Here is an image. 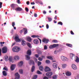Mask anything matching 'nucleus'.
I'll list each match as a JSON object with an SVG mask.
<instances>
[{"label":"nucleus","mask_w":79,"mask_h":79,"mask_svg":"<svg viewBox=\"0 0 79 79\" xmlns=\"http://www.w3.org/2000/svg\"><path fill=\"white\" fill-rule=\"evenodd\" d=\"M39 69H40V70L41 71H43L44 69V67H43L42 66H41V65L40 66Z\"/></svg>","instance_id":"obj_25"},{"label":"nucleus","mask_w":79,"mask_h":79,"mask_svg":"<svg viewBox=\"0 0 79 79\" xmlns=\"http://www.w3.org/2000/svg\"><path fill=\"white\" fill-rule=\"evenodd\" d=\"M52 42L53 43H57V42H58V41L56 40H54L52 41Z\"/></svg>","instance_id":"obj_44"},{"label":"nucleus","mask_w":79,"mask_h":79,"mask_svg":"<svg viewBox=\"0 0 79 79\" xmlns=\"http://www.w3.org/2000/svg\"><path fill=\"white\" fill-rule=\"evenodd\" d=\"M23 65V61H20L18 63V66L19 67H21Z\"/></svg>","instance_id":"obj_7"},{"label":"nucleus","mask_w":79,"mask_h":79,"mask_svg":"<svg viewBox=\"0 0 79 79\" xmlns=\"http://www.w3.org/2000/svg\"><path fill=\"white\" fill-rule=\"evenodd\" d=\"M43 13L44 14V15H45V14H46L47 13L45 11V10L43 11Z\"/></svg>","instance_id":"obj_58"},{"label":"nucleus","mask_w":79,"mask_h":79,"mask_svg":"<svg viewBox=\"0 0 79 79\" xmlns=\"http://www.w3.org/2000/svg\"><path fill=\"white\" fill-rule=\"evenodd\" d=\"M27 40L29 42H31V38L29 37H27Z\"/></svg>","instance_id":"obj_30"},{"label":"nucleus","mask_w":79,"mask_h":79,"mask_svg":"<svg viewBox=\"0 0 79 79\" xmlns=\"http://www.w3.org/2000/svg\"><path fill=\"white\" fill-rule=\"evenodd\" d=\"M53 74V73H52V72H49L48 73H46V75L47 76H52V75Z\"/></svg>","instance_id":"obj_14"},{"label":"nucleus","mask_w":79,"mask_h":79,"mask_svg":"<svg viewBox=\"0 0 79 79\" xmlns=\"http://www.w3.org/2000/svg\"><path fill=\"white\" fill-rule=\"evenodd\" d=\"M66 75L67 76H71V73L69 72H67L65 73Z\"/></svg>","instance_id":"obj_16"},{"label":"nucleus","mask_w":79,"mask_h":79,"mask_svg":"<svg viewBox=\"0 0 79 79\" xmlns=\"http://www.w3.org/2000/svg\"><path fill=\"white\" fill-rule=\"evenodd\" d=\"M31 37L32 38H37L39 37V36L36 35H32L31 36Z\"/></svg>","instance_id":"obj_29"},{"label":"nucleus","mask_w":79,"mask_h":79,"mask_svg":"<svg viewBox=\"0 0 79 79\" xmlns=\"http://www.w3.org/2000/svg\"><path fill=\"white\" fill-rule=\"evenodd\" d=\"M60 59L62 61H64V62L68 61L69 60L68 58L63 56H60Z\"/></svg>","instance_id":"obj_2"},{"label":"nucleus","mask_w":79,"mask_h":79,"mask_svg":"<svg viewBox=\"0 0 79 79\" xmlns=\"http://www.w3.org/2000/svg\"><path fill=\"white\" fill-rule=\"evenodd\" d=\"M44 50H47V47L46 45H45L44 47Z\"/></svg>","instance_id":"obj_48"},{"label":"nucleus","mask_w":79,"mask_h":79,"mask_svg":"<svg viewBox=\"0 0 79 79\" xmlns=\"http://www.w3.org/2000/svg\"><path fill=\"white\" fill-rule=\"evenodd\" d=\"M34 16L35 17H37V14L35 13L34 14Z\"/></svg>","instance_id":"obj_57"},{"label":"nucleus","mask_w":79,"mask_h":79,"mask_svg":"<svg viewBox=\"0 0 79 79\" xmlns=\"http://www.w3.org/2000/svg\"><path fill=\"white\" fill-rule=\"evenodd\" d=\"M37 73L38 74H42V73L39 70L37 71Z\"/></svg>","instance_id":"obj_40"},{"label":"nucleus","mask_w":79,"mask_h":79,"mask_svg":"<svg viewBox=\"0 0 79 79\" xmlns=\"http://www.w3.org/2000/svg\"><path fill=\"white\" fill-rule=\"evenodd\" d=\"M2 73L3 76H7V73H6V72L5 71H3L2 72Z\"/></svg>","instance_id":"obj_24"},{"label":"nucleus","mask_w":79,"mask_h":79,"mask_svg":"<svg viewBox=\"0 0 79 79\" xmlns=\"http://www.w3.org/2000/svg\"><path fill=\"white\" fill-rule=\"evenodd\" d=\"M20 50V48L18 47H15L12 49V51L14 52H19Z\"/></svg>","instance_id":"obj_3"},{"label":"nucleus","mask_w":79,"mask_h":79,"mask_svg":"<svg viewBox=\"0 0 79 79\" xmlns=\"http://www.w3.org/2000/svg\"><path fill=\"white\" fill-rule=\"evenodd\" d=\"M14 39H15V41H16V42H19L21 41H22V45H23V46L26 45V42L23 39H19L18 36H15Z\"/></svg>","instance_id":"obj_1"},{"label":"nucleus","mask_w":79,"mask_h":79,"mask_svg":"<svg viewBox=\"0 0 79 79\" xmlns=\"http://www.w3.org/2000/svg\"><path fill=\"white\" fill-rule=\"evenodd\" d=\"M46 63L48 64L50 63V62L49 60H46Z\"/></svg>","instance_id":"obj_43"},{"label":"nucleus","mask_w":79,"mask_h":79,"mask_svg":"<svg viewBox=\"0 0 79 79\" xmlns=\"http://www.w3.org/2000/svg\"><path fill=\"white\" fill-rule=\"evenodd\" d=\"M29 63L30 65H31V64H32V65H34L35 64L34 62V61L32 60H30L29 62Z\"/></svg>","instance_id":"obj_13"},{"label":"nucleus","mask_w":79,"mask_h":79,"mask_svg":"<svg viewBox=\"0 0 79 79\" xmlns=\"http://www.w3.org/2000/svg\"><path fill=\"white\" fill-rule=\"evenodd\" d=\"M15 10H16V11H22L23 10V9L22 8H21V7H18L16 8Z\"/></svg>","instance_id":"obj_11"},{"label":"nucleus","mask_w":79,"mask_h":79,"mask_svg":"<svg viewBox=\"0 0 79 79\" xmlns=\"http://www.w3.org/2000/svg\"><path fill=\"white\" fill-rule=\"evenodd\" d=\"M76 79H79V74L78 75L77 77L76 78Z\"/></svg>","instance_id":"obj_55"},{"label":"nucleus","mask_w":79,"mask_h":79,"mask_svg":"<svg viewBox=\"0 0 79 79\" xmlns=\"http://www.w3.org/2000/svg\"><path fill=\"white\" fill-rule=\"evenodd\" d=\"M27 5H29V1H27Z\"/></svg>","instance_id":"obj_63"},{"label":"nucleus","mask_w":79,"mask_h":79,"mask_svg":"<svg viewBox=\"0 0 79 79\" xmlns=\"http://www.w3.org/2000/svg\"><path fill=\"white\" fill-rule=\"evenodd\" d=\"M41 64H42V63L41 62L38 61V66L40 65Z\"/></svg>","instance_id":"obj_45"},{"label":"nucleus","mask_w":79,"mask_h":79,"mask_svg":"<svg viewBox=\"0 0 79 79\" xmlns=\"http://www.w3.org/2000/svg\"><path fill=\"white\" fill-rule=\"evenodd\" d=\"M16 5L14 4H12L10 5V6L12 9H14L15 8V7L16 6Z\"/></svg>","instance_id":"obj_20"},{"label":"nucleus","mask_w":79,"mask_h":79,"mask_svg":"<svg viewBox=\"0 0 79 79\" xmlns=\"http://www.w3.org/2000/svg\"><path fill=\"white\" fill-rule=\"evenodd\" d=\"M58 66V65H57V64L54 63L52 64V66L54 68H55V69H56V68H57V66Z\"/></svg>","instance_id":"obj_15"},{"label":"nucleus","mask_w":79,"mask_h":79,"mask_svg":"<svg viewBox=\"0 0 79 79\" xmlns=\"http://www.w3.org/2000/svg\"><path fill=\"white\" fill-rule=\"evenodd\" d=\"M72 68L73 70H77V66L74 64H72Z\"/></svg>","instance_id":"obj_6"},{"label":"nucleus","mask_w":79,"mask_h":79,"mask_svg":"<svg viewBox=\"0 0 79 79\" xmlns=\"http://www.w3.org/2000/svg\"><path fill=\"white\" fill-rule=\"evenodd\" d=\"M66 45L68 47H72V44H67Z\"/></svg>","instance_id":"obj_36"},{"label":"nucleus","mask_w":79,"mask_h":79,"mask_svg":"<svg viewBox=\"0 0 79 79\" xmlns=\"http://www.w3.org/2000/svg\"><path fill=\"white\" fill-rule=\"evenodd\" d=\"M19 56H14V60H19Z\"/></svg>","instance_id":"obj_18"},{"label":"nucleus","mask_w":79,"mask_h":79,"mask_svg":"<svg viewBox=\"0 0 79 79\" xmlns=\"http://www.w3.org/2000/svg\"><path fill=\"white\" fill-rule=\"evenodd\" d=\"M47 58L48 59H49V60H53V58H52V56H47Z\"/></svg>","instance_id":"obj_27"},{"label":"nucleus","mask_w":79,"mask_h":79,"mask_svg":"<svg viewBox=\"0 0 79 79\" xmlns=\"http://www.w3.org/2000/svg\"><path fill=\"white\" fill-rule=\"evenodd\" d=\"M15 67H16V65L15 64H12L10 67V69L12 71H13L15 69Z\"/></svg>","instance_id":"obj_8"},{"label":"nucleus","mask_w":79,"mask_h":79,"mask_svg":"<svg viewBox=\"0 0 79 79\" xmlns=\"http://www.w3.org/2000/svg\"><path fill=\"white\" fill-rule=\"evenodd\" d=\"M19 71L20 74H23V70L22 69H19Z\"/></svg>","instance_id":"obj_34"},{"label":"nucleus","mask_w":79,"mask_h":79,"mask_svg":"<svg viewBox=\"0 0 79 79\" xmlns=\"http://www.w3.org/2000/svg\"><path fill=\"white\" fill-rule=\"evenodd\" d=\"M27 55L30 56L31 55V51L30 50H28L27 53Z\"/></svg>","instance_id":"obj_19"},{"label":"nucleus","mask_w":79,"mask_h":79,"mask_svg":"<svg viewBox=\"0 0 79 79\" xmlns=\"http://www.w3.org/2000/svg\"><path fill=\"white\" fill-rule=\"evenodd\" d=\"M25 57L26 60H30V56H29L26 55L25 56Z\"/></svg>","instance_id":"obj_22"},{"label":"nucleus","mask_w":79,"mask_h":79,"mask_svg":"<svg viewBox=\"0 0 79 79\" xmlns=\"http://www.w3.org/2000/svg\"><path fill=\"white\" fill-rule=\"evenodd\" d=\"M19 2H20V0H18L17 3H20Z\"/></svg>","instance_id":"obj_62"},{"label":"nucleus","mask_w":79,"mask_h":79,"mask_svg":"<svg viewBox=\"0 0 79 79\" xmlns=\"http://www.w3.org/2000/svg\"><path fill=\"white\" fill-rule=\"evenodd\" d=\"M37 78V75H35L33 76V77L32 78V79H36Z\"/></svg>","instance_id":"obj_35"},{"label":"nucleus","mask_w":79,"mask_h":79,"mask_svg":"<svg viewBox=\"0 0 79 79\" xmlns=\"http://www.w3.org/2000/svg\"><path fill=\"white\" fill-rule=\"evenodd\" d=\"M44 70L46 72H48V71H50V68L48 67H45Z\"/></svg>","instance_id":"obj_12"},{"label":"nucleus","mask_w":79,"mask_h":79,"mask_svg":"<svg viewBox=\"0 0 79 79\" xmlns=\"http://www.w3.org/2000/svg\"><path fill=\"white\" fill-rule=\"evenodd\" d=\"M15 79H19L20 78V76L18 73H16L15 74Z\"/></svg>","instance_id":"obj_9"},{"label":"nucleus","mask_w":79,"mask_h":79,"mask_svg":"<svg viewBox=\"0 0 79 79\" xmlns=\"http://www.w3.org/2000/svg\"><path fill=\"white\" fill-rule=\"evenodd\" d=\"M75 61L76 63H79V57L77 56H76V60H75Z\"/></svg>","instance_id":"obj_26"},{"label":"nucleus","mask_w":79,"mask_h":79,"mask_svg":"<svg viewBox=\"0 0 79 79\" xmlns=\"http://www.w3.org/2000/svg\"><path fill=\"white\" fill-rule=\"evenodd\" d=\"M59 44H54L53 45H51L49 46V48L50 49H52L53 48H55L56 47H58Z\"/></svg>","instance_id":"obj_4"},{"label":"nucleus","mask_w":79,"mask_h":79,"mask_svg":"<svg viewBox=\"0 0 79 79\" xmlns=\"http://www.w3.org/2000/svg\"><path fill=\"white\" fill-rule=\"evenodd\" d=\"M33 42L35 44H39V41L37 40H34Z\"/></svg>","instance_id":"obj_23"},{"label":"nucleus","mask_w":79,"mask_h":79,"mask_svg":"<svg viewBox=\"0 0 79 79\" xmlns=\"http://www.w3.org/2000/svg\"><path fill=\"white\" fill-rule=\"evenodd\" d=\"M25 10L27 12L29 11V9H28V8L27 7L25 8Z\"/></svg>","instance_id":"obj_51"},{"label":"nucleus","mask_w":79,"mask_h":79,"mask_svg":"<svg viewBox=\"0 0 79 79\" xmlns=\"http://www.w3.org/2000/svg\"><path fill=\"white\" fill-rule=\"evenodd\" d=\"M27 45L30 48H31V45L30 44V43H27Z\"/></svg>","instance_id":"obj_37"},{"label":"nucleus","mask_w":79,"mask_h":79,"mask_svg":"<svg viewBox=\"0 0 79 79\" xmlns=\"http://www.w3.org/2000/svg\"><path fill=\"white\" fill-rule=\"evenodd\" d=\"M42 41L43 42H44L45 44H47V43L48 42V41H49V40L47 39L44 38L43 39Z\"/></svg>","instance_id":"obj_10"},{"label":"nucleus","mask_w":79,"mask_h":79,"mask_svg":"<svg viewBox=\"0 0 79 79\" xmlns=\"http://www.w3.org/2000/svg\"><path fill=\"white\" fill-rule=\"evenodd\" d=\"M35 56L36 58H38V57L39 56V55L38 54H36L35 55Z\"/></svg>","instance_id":"obj_52"},{"label":"nucleus","mask_w":79,"mask_h":79,"mask_svg":"<svg viewBox=\"0 0 79 79\" xmlns=\"http://www.w3.org/2000/svg\"><path fill=\"white\" fill-rule=\"evenodd\" d=\"M58 51L57 50H56L54 51V54H55V55H56L57 53H58Z\"/></svg>","instance_id":"obj_38"},{"label":"nucleus","mask_w":79,"mask_h":79,"mask_svg":"<svg viewBox=\"0 0 79 79\" xmlns=\"http://www.w3.org/2000/svg\"><path fill=\"white\" fill-rule=\"evenodd\" d=\"M34 2H31V5H35V3H34Z\"/></svg>","instance_id":"obj_64"},{"label":"nucleus","mask_w":79,"mask_h":79,"mask_svg":"<svg viewBox=\"0 0 79 79\" xmlns=\"http://www.w3.org/2000/svg\"><path fill=\"white\" fill-rule=\"evenodd\" d=\"M34 70H35V67L34 66H33L31 68V72L34 71Z\"/></svg>","instance_id":"obj_31"},{"label":"nucleus","mask_w":79,"mask_h":79,"mask_svg":"<svg viewBox=\"0 0 79 79\" xmlns=\"http://www.w3.org/2000/svg\"><path fill=\"white\" fill-rule=\"evenodd\" d=\"M23 30H21L20 31V34H22V33H23Z\"/></svg>","instance_id":"obj_60"},{"label":"nucleus","mask_w":79,"mask_h":79,"mask_svg":"<svg viewBox=\"0 0 79 79\" xmlns=\"http://www.w3.org/2000/svg\"><path fill=\"white\" fill-rule=\"evenodd\" d=\"M39 3L40 4V5H43V3L42 2H39Z\"/></svg>","instance_id":"obj_61"},{"label":"nucleus","mask_w":79,"mask_h":79,"mask_svg":"<svg viewBox=\"0 0 79 79\" xmlns=\"http://www.w3.org/2000/svg\"><path fill=\"white\" fill-rule=\"evenodd\" d=\"M7 47H4L2 48V53H6L7 52Z\"/></svg>","instance_id":"obj_5"},{"label":"nucleus","mask_w":79,"mask_h":79,"mask_svg":"<svg viewBox=\"0 0 79 79\" xmlns=\"http://www.w3.org/2000/svg\"><path fill=\"white\" fill-rule=\"evenodd\" d=\"M23 30L24 31V34H26L27 33V30L26 28H24Z\"/></svg>","instance_id":"obj_28"},{"label":"nucleus","mask_w":79,"mask_h":79,"mask_svg":"<svg viewBox=\"0 0 79 79\" xmlns=\"http://www.w3.org/2000/svg\"><path fill=\"white\" fill-rule=\"evenodd\" d=\"M5 60L6 61H8L9 60V57L8 56H5Z\"/></svg>","instance_id":"obj_32"},{"label":"nucleus","mask_w":79,"mask_h":79,"mask_svg":"<svg viewBox=\"0 0 79 79\" xmlns=\"http://www.w3.org/2000/svg\"><path fill=\"white\" fill-rule=\"evenodd\" d=\"M2 55V51L1 49H0V56Z\"/></svg>","instance_id":"obj_59"},{"label":"nucleus","mask_w":79,"mask_h":79,"mask_svg":"<svg viewBox=\"0 0 79 79\" xmlns=\"http://www.w3.org/2000/svg\"><path fill=\"white\" fill-rule=\"evenodd\" d=\"M62 68H66V67H67L68 65H67V64H62Z\"/></svg>","instance_id":"obj_17"},{"label":"nucleus","mask_w":79,"mask_h":79,"mask_svg":"<svg viewBox=\"0 0 79 79\" xmlns=\"http://www.w3.org/2000/svg\"><path fill=\"white\" fill-rule=\"evenodd\" d=\"M2 4H3V3L0 2V8L2 7Z\"/></svg>","instance_id":"obj_46"},{"label":"nucleus","mask_w":79,"mask_h":79,"mask_svg":"<svg viewBox=\"0 0 79 79\" xmlns=\"http://www.w3.org/2000/svg\"><path fill=\"white\" fill-rule=\"evenodd\" d=\"M58 24H60V25L62 26L63 25V23H62V22H60L58 23Z\"/></svg>","instance_id":"obj_47"},{"label":"nucleus","mask_w":79,"mask_h":79,"mask_svg":"<svg viewBox=\"0 0 79 79\" xmlns=\"http://www.w3.org/2000/svg\"><path fill=\"white\" fill-rule=\"evenodd\" d=\"M12 26L13 27H14V26H15V22H13L12 23Z\"/></svg>","instance_id":"obj_50"},{"label":"nucleus","mask_w":79,"mask_h":79,"mask_svg":"<svg viewBox=\"0 0 79 79\" xmlns=\"http://www.w3.org/2000/svg\"><path fill=\"white\" fill-rule=\"evenodd\" d=\"M71 34L72 35H74V33L73 32V31H71Z\"/></svg>","instance_id":"obj_56"},{"label":"nucleus","mask_w":79,"mask_h":79,"mask_svg":"<svg viewBox=\"0 0 79 79\" xmlns=\"http://www.w3.org/2000/svg\"><path fill=\"white\" fill-rule=\"evenodd\" d=\"M70 56H72V57H73V56H75V54L72 53H70Z\"/></svg>","instance_id":"obj_39"},{"label":"nucleus","mask_w":79,"mask_h":79,"mask_svg":"<svg viewBox=\"0 0 79 79\" xmlns=\"http://www.w3.org/2000/svg\"><path fill=\"white\" fill-rule=\"evenodd\" d=\"M9 60H10V62H12V63H13L14 59H13V57H12V56H10L9 57Z\"/></svg>","instance_id":"obj_21"},{"label":"nucleus","mask_w":79,"mask_h":79,"mask_svg":"<svg viewBox=\"0 0 79 79\" xmlns=\"http://www.w3.org/2000/svg\"><path fill=\"white\" fill-rule=\"evenodd\" d=\"M43 60V59L41 58V57H39L38 58V60H39V61H42V60Z\"/></svg>","instance_id":"obj_42"},{"label":"nucleus","mask_w":79,"mask_h":79,"mask_svg":"<svg viewBox=\"0 0 79 79\" xmlns=\"http://www.w3.org/2000/svg\"><path fill=\"white\" fill-rule=\"evenodd\" d=\"M48 19L49 21H51L52 20V18H49L48 17Z\"/></svg>","instance_id":"obj_49"},{"label":"nucleus","mask_w":79,"mask_h":79,"mask_svg":"<svg viewBox=\"0 0 79 79\" xmlns=\"http://www.w3.org/2000/svg\"><path fill=\"white\" fill-rule=\"evenodd\" d=\"M58 77V75H54L53 76L52 78L53 79H56Z\"/></svg>","instance_id":"obj_33"},{"label":"nucleus","mask_w":79,"mask_h":79,"mask_svg":"<svg viewBox=\"0 0 79 79\" xmlns=\"http://www.w3.org/2000/svg\"><path fill=\"white\" fill-rule=\"evenodd\" d=\"M43 79H48V78L47 77H44Z\"/></svg>","instance_id":"obj_54"},{"label":"nucleus","mask_w":79,"mask_h":79,"mask_svg":"<svg viewBox=\"0 0 79 79\" xmlns=\"http://www.w3.org/2000/svg\"><path fill=\"white\" fill-rule=\"evenodd\" d=\"M3 70L5 71H8V69H7V67H5L3 68Z\"/></svg>","instance_id":"obj_41"},{"label":"nucleus","mask_w":79,"mask_h":79,"mask_svg":"<svg viewBox=\"0 0 79 79\" xmlns=\"http://www.w3.org/2000/svg\"><path fill=\"white\" fill-rule=\"evenodd\" d=\"M46 28L47 29H48V28H49V26H48V24L46 25Z\"/></svg>","instance_id":"obj_53"}]
</instances>
